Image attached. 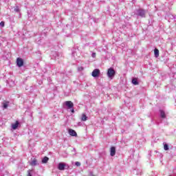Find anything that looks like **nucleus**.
Returning a JSON list of instances; mask_svg holds the SVG:
<instances>
[{
	"label": "nucleus",
	"instance_id": "4",
	"mask_svg": "<svg viewBox=\"0 0 176 176\" xmlns=\"http://www.w3.org/2000/svg\"><path fill=\"white\" fill-rule=\"evenodd\" d=\"M100 74H101V72L100 71L99 69H95L92 72L91 76H93V78H98V76H100Z\"/></svg>",
	"mask_w": 176,
	"mask_h": 176
},
{
	"label": "nucleus",
	"instance_id": "14",
	"mask_svg": "<svg viewBox=\"0 0 176 176\" xmlns=\"http://www.w3.org/2000/svg\"><path fill=\"white\" fill-rule=\"evenodd\" d=\"M8 107H9V102H3V109H8Z\"/></svg>",
	"mask_w": 176,
	"mask_h": 176
},
{
	"label": "nucleus",
	"instance_id": "11",
	"mask_svg": "<svg viewBox=\"0 0 176 176\" xmlns=\"http://www.w3.org/2000/svg\"><path fill=\"white\" fill-rule=\"evenodd\" d=\"M160 117L162 119H166V112L163 110H160Z\"/></svg>",
	"mask_w": 176,
	"mask_h": 176
},
{
	"label": "nucleus",
	"instance_id": "2",
	"mask_svg": "<svg viewBox=\"0 0 176 176\" xmlns=\"http://www.w3.org/2000/svg\"><path fill=\"white\" fill-rule=\"evenodd\" d=\"M58 168L60 171H64V170H68L69 168V165L64 162H60L58 164Z\"/></svg>",
	"mask_w": 176,
	"mask_h": 176
},
{
	"label": "nucleus",
	"instance_id": "7",
	"mask_svg": "<svg viewBox=\"0 0 176 176\" xmlns=\"http://www.w3.org/2000/svg\"><path fill=\"white\" fill-rule=\"evenodd\" d=\"M68 132L69 135H71L72 137H78V133H76V131H75V130L69 129Z\"/></svg>",
	"mask_w": 176,
	"mask_h": 176
},
{
	"label": "nucleus",
	"instance_id": "9",
	"mask_svg": "<svg viewBox=\"0 0 176 176\" xmlns=\"http://www.w3.org/2000/svg\"><path fill=\"white\" fill-rule=\"evenodd\" d=\"M116 155V148L115 146H112L110 148V155L115 156Z\"/></svg>",
	"mask_w": 176,
	"mask_h": 176
},
{
	"label": "nucleus",
	"instance_id": "15",
	"mask_svg": "<svg viewBox=\"0 0 176 176\" xmlns=\"http://www.w3.org/2000/svg\"><path fill=\"white\" fill-rule=\"evenodd\" d=\"M47 162H49V157H44L42 160V163L43 164H46L47 163Z\"/></svg>",
	"mask_w": 176,
	"mask_h": 176
},
{
	"label": "nucleus",
	"instance_id": "27",
	"mask_svg": "<svg viewBox=\"0 0 176 176\" xmlns=\"http://www.w3.org/2000/svg\"><path fill=\"white\" fill-rule=\"evenodd\" d=\"M73 152H76V150L75 148H73Z\"/></svg>",
	"mask_w": 176,
	"mask_h": 176
},
{
	"label": "nucleus",
	"instance_id": "17",
	"mask_svg": "<svg viewBox=\"0 0 176 176\" xmlns=\"http://www.w3.org/2000/svg\"><path fill=\"white\" fill-rule=\"evenodd\" d=\"M14 10L16 13H19V12H20V8H19V6H16L15 8L14 9Z\"/></svg>",
	"mask_w": 176,
	"mask_h": 176
},
{
	"label": "nucleus",
	"instance_id": "12",
	"mask_svg": "<svg viewBox=\"0 0 176 176\" xmlns=\"http://www.w3.org/2000/svg\"><path fill=\"white\" fill-rule=\"evenodd\" d=\"M132 83L135 86H137L138 85H140V82H138V80L137 78H135L132 79Z\"/></svg>",
	"mask_w": 176,
	"mask_h": 176
},
{
	"label": "nucleus",
	"instance_id": "5",
	"mask_svg": "<svg viewBox=\"0 0 176 176\" xmlns=\"http://www.w3.org/2000/svg\"><path fill=\"white\" fill-rule=\"evenodd\" d=\"M16 65L18 67H23L24 65V60L21 58H17L16 59Z\"/></svg>",
	"mask_w": 176,
	"mask_h": 176
},
{
	"label": "nucleus",
	"instance_id": "3",
	"mask_svg": "<svg viewBox=\"0 0 176 176\" xmlns=\"http://www.w3.org/2000/svg\"><path fill=\"white\" fill-rule=\"evenodd\" d=\"M136 14L139 17L145 18L146 16V11L143 9H138V10H136Z\"/></svg>",
	"mask_w": 176,
	"mask_h": 176
},
{
	"label": "nucleus",
	"instance_id": "8",
	"mask_svg": "<svg viewBox=\"0 0 176 176\" xmlns=\"http://www.w3.org/2000/svg\"><path fill=\"white\" fill-rule=\"evenodd\" d=\"M30 165L32 166H38L39 164L38 163V160L35 158L32 160L31 159V162H30Z\"/></svg>",
	"mask_w": 176,
	"mask_h": 176
},
{
	"label": "nucleus",
	"instance_id": "10",
	"mask_svg": "<svg viewBox=\"0 0 176 176\" xmlns=\"http://www.w3.org/2000/svg\"><path fill=\"white\" fill-rule=\"evenodd\" d=\"M19 124H20V122H19V121H16L14 124H12V127L13 130H16L19 127Z\"/></svg>",
	"mask_w": 176,
	"mask_h": 176
},
{
	"label": "nucleus",
	"instance_id": "25",
	"mask_svg": "<svg viewBox=\"0 0 176 176\" xmlns=\"http://www.w3.org/2000/svg\"><path fill=\"white\" fill-rule=\"evenodd\" d=\"M30 170H28V176H32V175L31 174V172H30Z\"/></svg>",
	"mask_w": 176,
	"mask_h": 176
},
{
	"label": "nucleus",
	"instance_id": "24",
	"mask_svg": "<svg viewBox=\"0 0 176 176\" xmlns=\"http://www.w3.org/2000/svg\"><path fill=\"white\" fill-rule=\"evenodd\" d=\"M71 112L72 113H75V109H74V108H72Z\"/></svg>",
	"mask_w": 176,
	"mask_h": 176
},
{
	"label": "nucleus",
	"instance_id": "22",
	"mask_svg": "<svg viewBox=\"0 0 176 176\" xmlns=\"http://www.w3.org/2000/svg\"><path fill=\"white\" fill-rule=\"evenodd\" d=\"M78 71H79L80 72L83 71V67H80L78 68Z\"/></svg>",
	"mask_w": 176,
	"mask_h": 176
},
{
	"label": "nucleus",
	"instance_id": "20",
	"mask_svg": "<svg viewBox=\"0 0 176 176\" xmlns=\"http://www.w3.org/2000/svg\"><path fill=\"white\" fill-rule=\"evenodd\" d=\"M75 166H76L77 167H80V162H75Z\"/></svg>",
	"mask_w": 176,
	"mask_h": 176
},
{
	"label": "nucleus",
	"instance_id": "6",
	"mask_svg": "<svg viewBox=\"0 0 176 176\" xmlns=\"http://www.w3.org/2000/svg\"><path fill=\"white\" fill-rule=\"evenodd\" d=\"M65 105L67 107L68 109H72L74 108V102L69 100L65 102Z\"/></svg>",
	"mask_w": 176,
	"mask_h": 176
},
{
	"label": "nucleus",
	"instance_id": "16",
	"mask_svg": "<svg viewBox=\"0 0 176 176\" xmlns=\"http://www.w3.org/2000/svg\"><path fill=\"white\" fill-rule=\"evenodd\" d=\"M154 54H155V57H156V58L159 57V50L155 49L154 50Z\"/></svg>",
	"mask_w": 176,
	"mask_h": 176
},
{
	"label": "nucleus",
	"instance_id": "23",
	"mask_svg": "<svg viewBox=\"0 0 176 176\" xmlns=\"http://www.w3.org/2000/svg\"><path fill=\"white\" fill-rule=\"evenodd\" d=\"M91 56L93 57V58H96V53H92Z\"/></svg>",
	"mask_w": 176,
	"mask_h": 176
},
{
	"label": "nucleus",
	"instance_id": "19",
	"mask_svg": "<svg viewBox=\"0 0 176 176\" xmlns=\"http://www.w3.org/2000/svg\"><path fill=\"white\" fill-rule=\"evenodd\" d=\"M53 56H54L55 58L58 57V54L57 52H54Z\"/></svg>",
	"mask_w": 176,
	"mask_h": 176
},
{
	"label": "nucleus",
	"instance_id": "26",
	"mask_svg": "<svg viewBox=\"0 0 176 176\" xmlns=\"http://www.w3.org/2000/svg\"><path fill=\"white\" fill-rule=\"evenodd\" d=\"M79 126H82V123L81 122H78V124Z\"/></svg>",
	"mask_w": 176,
	"mask_h": 176
},
{
	"label": "nucleus",
	"instance_id": "13",
	"mask_svg": "<svg viewBox=\"0 0 176 176\" xmlns=\"http://www.w3.org/2000/svg\"><path fill=\"white\" fill-rule=\"evenodd\" d=\"M88 117L86 116V114L82 113L81 116V120L82 122H86V120H87Z\"/></svg>",
	"mask_w": 176,
	"mask_h": 176
},
{
	"label": "nucleus",
	"instance_id": "21",
	"mask_svg": "<svg viewBox=\"0 0 176 176\" xmlns=\"http://www.w3.org/2000/svg\"><path fill=\"white\" fill-rule=\"evenodd\" d=\"M0 26H1V27H5V22H4V21H1V22L0 23Z\"/></svg>",
	"mask_w": 176,
	"mask_h": 176
},
{
	"label": "nucleus",
	"instance_id": "18",
	"mask_svg": "<svg viewBox=\"0 0 176 176\" xmlns=\"http://www.w3.org/2000/svg\"><path fill=\"white\" fill-rule=\"evenodd\" d=\"M164 151H168V144H165L164 145Z\"/></svg>",
	"mask_w": 176,
	"mask_h": 176
},
{
	"label": "nucleus",
	"instance_id": "1",
	"mask_svg": "<svg viewBox=\"0 0 176 176\" xmlns=\"http://www.w3.org/2000/svg\"><path fill=\"white\" fill-rule=\"evenodd\" d=\"M107 74L109 79H113V78H115V75L116 74V72H115V69H113V68L110 67L109 69H108Z\"/></svg>",
	"mask_w": 176,
	"mask_h": 176
}]
</instances>
